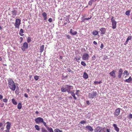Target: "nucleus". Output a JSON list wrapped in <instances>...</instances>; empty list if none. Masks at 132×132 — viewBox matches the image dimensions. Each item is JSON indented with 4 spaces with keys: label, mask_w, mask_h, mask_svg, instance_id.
<instances>
[{
    "label": "nucleus",
    "mask_w": 132,
    "mask_h": 132,
    "mask_svg": "<svg viewBox=\"0 0 132 132\" xmlns=\"http://www.w3.org/2000/svg\"><path fill=\"white\" fill-rule=\"evenodd\" d=\"M24 95L25 97H28V95L26 93L24 94Z\"/></svg>",
    "instance_id": "obj_59"
},
{
    "label": "nucleus",
    "mask_w": 132,
    "mask_h": 132,
    "mask_svg": "<svg viewBox=\"0 0 132 132\" xmlns=\"http://www.w3.org/2000/svg\"><path fill=\"white\" fill-rule=\"evenodd\" d=\"M12 13L13 17L14 18L17 14V12L15 10L12 11Z\"/></svg>",
    "instance_id": "obj_16"
},
{
    "label": "nucleus",
    "mask_w": 132,
    "mask_h": 132,
    "mask_svg": "<svg viewBox=\"0 0 132 132\" xmlns=\"http://www.w3.org/2000/svg\"><path fill=\"white\" fill-rule=\"evenodd\" d=\"M42 132H48L44 128H42Z\"/></svg>",
    "instance_id": "obj_35"
},
{
    "label": "nucleus",
    "mask_w": 132,
    "mask_h": 132,
    "mask_svg": "<svg viewBox=\"0 0 132 132\" xmlns=\"http://www.w3.org/2000/svg\"><path fill=\"white\" fill-rule=\"evenodd\" d=\"M130 11L129 10L127 11L125 13V14L126 15L129 16L130 14Z\"/></svg>",
    "instance_id": "obj_33"
},
{
    "label": "nucleus",
    "mask_w": 132,
    "mask_h": 132,
    "mask_svg": "<svg viewBox=\"0 0 132 132\" xmlns=\"http://www.w3.org/2000/svg\"><path fill=\"white\" fill-rule=\"evenodd\" d=\"M46 128L49 132H53V130L51 127H47Z\"/></svg>",
    "instance_id": "obj_22"
},
{
    "label": "nucleus",
    "mask_w": 132,
    "mask_h": 132,
    "mask_svg": "<svg viewBox=\"0 0 132 132\" xmlns=\"http://www.w3.org/2000/svg\"><path fill=\"white\" fill-rule=\"evenodd\" d=\"M114 17L112 16L111 19V21L112 22V28L113 29H115L116 28L117 22L115 19H114Z\"/></svg>",
    "instance_id": "obj_5"
},
{
    "label": "nucleus",
    "mask_w": 132,
    "mask_h": 132,
    "mask_svg": "<svg viewBox=\"0 0 132 132\" xmlns=\"http://www.w3.org/2000/svg\"><path fill=\"white\" fill-rule=\"evenodd\" d=\"M86 128L90 131H92L93 130V128L90 126H87Z\"/></svg>",
    "instance_id": "obj_15"
},
{
    "label": "nucleus",
    "mask_w": 132,
    "mask_h": 132,
    "mask_svg": "<svg viewBox=\"0 0 132 132\" xmlns=\"http://www.w3.org/2000/svg\"><path fill=\"white\" fill-rule=\"evenodd\" d=\"M106 132H110V129H106Z\"/></svg>",
    "instance_id": "obj_58"
},
{
    "label": "nucleus",
    "mask_w": 132,
    "mask_h": 132,
    "mask_svg": "<svg viewBox=\"0 0 132 132\" xmlns=\"http://www.w3.org/2000/svg\"><path fill=\"white\" fill-rule=\"evenodd\" d=\"M80 93L81 92L79 90H76L75 94L77 95L78 96H79Z\"/></svg>",
    "instance_id": "obj_26"
},
{
    "label": "nucleus",
    "mask_w": 132,
    "mask_h": 132,
    "mask_svg": "<svg viewBox=\"0 0 132 132\" xmlns=\"http://www.w3.org/2000/svg\"><path fill=\"white\" fill-rule=\"evenodd\" d=\"M94 83L95 85H96L97 84H99L98 82L97 81H95Z\"/></svg>",
    "instance_id": "obj_49"
},
{
    "label": "nucleus",
    "mask_w": 132,
    "mask_h": 132,
    "mask_svg": "<svg viewBox=\"0 0 132 132\" xmlns=\"http://www.w3.org/2000/svg\"><path fill=\"white\" fill-rule=\"evenodd\" d=\"M96 57L95 55L93 56L92 57V59L93 60H95L96 59Z\"/></svg>",
    "instance_id": "obj_51"
},
{
    "label": "nucleus",
    "mask_w": 132,
    "mask_h": 132,
    "mask_svg": "<svg viewBox=\"0 0 132 132\" xmlns=\"http://www.w3.org/2000/svg\"><path fill=\"white\" fill-rule=\"evenodd\" d=\"M70 34H72V32H72V29H71L70 30Z\"/></svg>",
    "instance_id": "obj_57"
},
{
    "label": "nucleus",
    "mask_w": 132,
    "mask_h": 132,
    "mask_svg": "<svg viewBox=\"0 0 132 132\" xmlns=\"http://www.w3.org/2000/svg\"><path fill=\"white\" fill-rule=\"evenodd\" d=\"M92 3H93L92 2H91V1H90L88 2V4L89 5L91 6L92 5Z\"/></svg>",
    "instance_id": "obj_46"
},
{
    "label": "nucleus",
    "mask_w": 132,
    "mask_h": 132,
    "mask_svg": "<svg viewBox=\"0 0 132 132\" xmlns=\"http://www.w3.org/2000/svg\"><path fill=\"white\" fill-rule=\"evenodd\" d=\"M91 18H92V16H91L90 18H85V19H86V20H88L90 19Z\"/></svg>",
    "instance_id": "obj_50"
},
{
    "label": "nucleus",
    "mask_w": 132,
    "mask_h": 132,
    "mask_svg": "<svg viewBox=\"0 0 132 132\" xmlns=\"http://www.w3.org/2000/svg\"><path fill=\"white\" fill-rule=\"evenodd\" d=\"M66 36L68 39H70L71 38V37L70 35H67Z\"/></svg>",
    "instance_id": "obj_52"
},
{
    "label": "nucleus",
    "mask_w": 132,
    "mask_h": 132,
    "mask_svg": "<svg viewBox=\"0 0 132 132\" xmlns=\"http://www.w3.org/2000/svg\"><path fill=\"white\" fill-rule=\"evenodd\" d=\"M123 70L122 68H120L118 71V77L119 78H121Z\"/></svg>",
    "instance_id": "obj_9"
},
{
    "label": "nucleus",
    "mask_w": 132,
    "mask_h": 132,
    "mask_svg": "<svg viewBox=\"0 0 132 132\" xmlns=\"http://www.w3.org/2000/svg\"><path fill=\"white\" fill-rule=\"evenodd\" d=\"M60 58L61 59H62L63 58V57L61 56H60Z\"/></svg>",
    "instance_id": "obj_64"
},
{
    "label": "nucleus",
    "mask_w": 132,
    "mask_h": 132,
    "mask_svg": "<svg viewBox=\"0 0 132 132\" xmlns=\"http://www.w3.org/2000/svg\"><path fill=\"white\" fill-rule=\"evenodd\" d=\"M67 70H68V72H71L72 73V72H73L72 71H71V69L70 68H69Z\"/></svg>",
    "instance_id": "obj_45"
},
{
    "label": "nucleus",
    "mask_w": 132,
    "mask_h": 132,
    "mask_svg": "<svg viewBox=\"0 0 132 132\" xmlns=\"http://www.w3.org/2000/svg\"><path fill=\"white\" fill-rule=\"evenodd\" d=\"M35 127L36 130L39 131L40 130V129L39 126L36 125L35 126Z\"/></svg>",
    "instance_id": "obj_30"
},
{
    "label": "nucleus",
    "mask_w": 132,
    "mask_h": 132,
    "mask_svg": "<svg viewBox=\"0 0 132 132\" xmlns=\"http://www.w3.org/2000/svg\"><path fill=\"white\" fill-rule=\"evenodd\" d=\"M31 41V39L30 37H28L27 38V42L28 43H29Z\"/></svg>",
    "instance_id": "obj_39"
},
{
    "label": "nucleus",
    "mask_w": 132,
    "mask_h": 132,
    "mask_svg": "<svg viewBox=\"0 0 132 132\" xmlns=\"http://www.w3.org/2000/svg\"><path fill=\"white\" fill-rule=\"evenodd\" d=\"M81 64L83 66H86V64L84 61H82L81 62Z\"/></svg>",
    "instance_id": "obj_37"
},
{
    "label": "nucleus",
    "mask_w": 132,
    "mask_h": 132,
    "mask_svg": "<svg viewBox=\"0 0 132 132\" xmlns=\"http://www.w3.org/2000/svg\"><path fill=\"white\" fill-rule=\"evenodd\" d=\"M48 21L49 22H52V19L51 18H50L48 20Z\"/></svg>",
    "instance_id": "obj_47"
},
{
    "label": "nucleus",
    "mask_w": 132,
    "mask_h": 132,
    "mask_svg": "<svg viewBox=\"0 0 132 132\" xmlns=\"http://www.w3.org/2000/svg\"><path fill=\"white\" fill-rule=\"evenodd\" d=\"M43 120L44 119L43 118L41 117H38L35 119V121L37 123H42V122H43Z\"/></svg>",
    "instance_id": "obj_6"
},
{
    "label": "nucleus",
    "mask_w": 132,
    "mask_h": 132,
    "mask_svg": "<svg viewBox=\"0 0 132 132\" xmlns=\"http://www.w3.org/2000/svg\"><path fill=\"white\" fill-rule=\"evenodd\" d=\"M120 112V108H118L116 110L114 113V115L116 117L118 116Z\"/></svg>",
    "instance_id": "obj_10"
},
{
    "label": "nucleus",
    "mask_w": 132,
    "mask_h": 132,
    "mask_svg": "<svg viewBox=\"0 0 132 132\" xmlns=\"http://www.w3.org/2000/svg\"><path fill=\"white\" fill-rule=\"evenodd\" d=\"M104 46L103 44V43H102L101 44V47H100V48H103V47H104Z\"/></svg>",
    "instance_id": "obj_53"
},
{
    "label": "nucleus",
    "mask_w": 132,
    "mask_h": 132,
    "mask_svg": "<svg viewBox=\"0 0 132 132\" xmlns=\"http://www.w3.org/2000/svg\"><path fill=\"white\" fill-rule=\"evenodd\" d=\"M3 125V123L2 122L0 123V127H1Z\"/></svg>",
    "instance_id": "obj_60"
},
{
    "label": "nucleus",
    "mask_w": 132,
    "mask_h": 132,
    "mask_svg": "<svg viewBox=\"0 0 132 132\" xmlns=\"http://www.w3.org/2000/svg\"><path fill=\"white\" fill-rule=\"evenodd\" d=\"M100 30L101 31V34H104L106 32V29L104 28H101L100 29Z\"/></svg>",
    "instance_id": "obj_14"
},
{
    "label": "nucleus",
    "mask_w": 132,
    "mask_h": 132,
    "mask_svg": "<svg viewBox=\"0 0 132 132\" xmlns=\"http://www.w3.org/2000/svg\"><path fill=\"white\" fill-rule=\"evenodd\" d=\"M65 86L67 87V91L68 93H72V89H73V87L70 85H67Z\"/></svg>",
    "instance_id": "obj_3"
},
{
    "label": "nucleus",
    "mask_w": 132,
    "mask_h": 132,
    "mask_svg": "<svg viewBox=\"0 0 132 132\" xmlns=\"http://www.w3.org/2000/svg\"><path fill=\"white\" fill-rule=\"evenodd\" d=\"M83 77L84 79H86L88 78V76L86 73L85 72L84 73Z\"/></svg>",
    "instance_id": "obj_21"
},
{
    "label": "nucleus",
    "mask_w": 132,
    "mask_h": 132,
    "mask_svg": "<svg viewBox=\"0 0 132 132\" xmlns=\"http://www.w3.org/2000/svg\"><path fill=\"white\" fill-rule=\"evenodd\" d=\"M131 37L130 36H129L127 38L126 42H127L129 40H131Z\"/></svg>",
    "instance_id": "obj_34"
},
{
    "label": "nucleus",
    "mask_w": 132,
    "mask_h": 132,
    "mask_svg": "<svg viewBox=\"0 0 132 132\" xmlns=\"http://www.w3.org/2000/svg\"><path fill=\"white\" fill-rule=\"evenodd\" d=\"M28 47V44L27 42H25L23 43V46L21 47L22 50L23 51H25L26 49H27Z\"/></svg>",
    "instance_id": "obj_7"
},
{
    "label": "nucleus",
    "mask_w": 132,
    "mask_h": 132,
    "mask_svg": "<svg viewBox=\"0 0 132 132\" xmlns=\"http://www.w3.org/2000/svg\"><path fill=\"white\" fill-rule=\"evenodd\" d=\"M128 118L129 119H132V114H130L128 116Z\"/></svg>",
    "instance_id": "obj_42"
},
{
    "label": "nucleus",
    "mask_w": 132,
    "mask_h": 132,
    "mask_svg": "<svg viewBox=\"0 0 132 132\" xmlns=\"http://www.w3.org/2000/svg\"><path fill=\"white\" fill-rule=\"evenodd\" d=\"M102 130V128L99 126L97 127L94 129L95 132H101Z\"/></svg>",
    "instance_id": "obj_13"
},
{
    "label": "nucleus",
    "mask_w": 132,
    "mask_h": 132,
    "mask_svg": "<svg viewBox=\"0 0 132 132\" xmlns=\"http://www.w3.org/2000/svg\"><path fill=\"white\" fill-rule=\"evenodd\" d=\"M67 24V22H65L64 24H63V26H65V25L66 24Z\"/></svg>",
    "instance_id": "obj_62"
},
{
    "label": "nucleus",
    "mask_w": 132,
    "mask_h": 132,
    "mask_svg": "<svg viewBox=\"0 0 132 132\" xmlns=\"http://www.w3.org/2000/svg\"><path fill=\"white\" fill-rule=\"evenodd\" d=\"M23 30L22 29H21L20 30V31L19 32V35L22 36L24 34H23Z\"/></svg>",
    "instance_id": "obj_24"
},
{
    "label": "nucleus",
    "mask_w": 132,
    "mask_h": 132,
    "mask_svg": "<svg viewBox=\"0 0 132 132\" xmlns=\"http://www.w3.org/2000/svg\"><path fill=\"white\" fill-rule=\"evenodd\" d=\"M20 24V20L18 19H16L15 20V22L14 24L15 28H19Z\"/></svg>",
    "instance_id": "obj_4"
},
{
    "label": "nucleus",
    "mask_w": 132,
    "mask_h": 132,
    "mask_svg": "<svg viewBox=\"0 0 132 132\" xmlns=\"http://www.w3.org/2000/svg\"><path fill=\"white\" fill-rule=\"evenodd\" d=\"M34 78L36 80H37L39 79V77L38 76L36 75L34 76Z\"/></svg>",
    "instance_id": "obj_36"
},
{
    "label": "nucleus",
    "mask_w": 132,
    "mask_h": 132,
    "mask_svg": "<svg viewBox=\"0 0 132 132\" xmlns=\"http://www.w3.org/2000/svg\"><path fill=\"white\" fill-rule=\"evenodd\" d=\"M80 58H81V57H76L75 58L76 59V61H77V62H78V61L80 59Z\"/></svg>",
    "instance_id": "obj_38"
},
{
    "label": "nucleus",
    "mask_w": 132,
    "mask_h": 132,
    "mask_svg": "<svg viewBox=\"0 0 132 132\" xmlns=\"http://www.w3.org/2000/svg\"><path fill=\"white\" fill-rule=\"evenodd\" d=\"M42 123H43L44 125V126L46 127V128L47 127H48L46 125V122L44 121V120L43 121V122H42Z\"/></svg>",
    "instance_id": "obj_41"
},
{
    "label": "nucleus",
    "mask_w": 132,
    "mask_h": 132,
    "mask_svg": "<svg viewBox=\"0 0 132 132\" xmlns=\"http://www.w3.org/2000/svg\"><path fill=\"white\" fill-rule=\"evenodd\" d=\"M12 103L13 104H14L15 105H16L17 104V102L14 98L12 99Z\"/></svg>",
    "instance_id": "obj_28"
},
{
    "label": "nucleus",
    "mask_w": 132,
    "mask_h": 132,
    "mask_svg": "<svg viewBox=\"0 0 132 132\" xmlns=\"http://www.w3.org/2000/svg\"><path fill=\"white\" fill-rule=\"evenodd\" d=\"M77 32L76 31H74L73 32L72 35H76L77 34Z\"/></svg>",
    "instance_id": "obj_44"
},
{
    "label": "nucleus",
    "mask_w": 132,
    "mask_h": 132,
    "mask_svg": "<svg viewBox=\"0 0 132 132\" xmlns=\"http://www.w3.org/2000/svg\"><path fill=\"white\" fill-rule=\"evenodd\" d=\"M84 17H82V18H84ZM82 20L81 21L82 22H84L86 20V19H85V18H83V19L82 18Z\"/></svg>",
    "instance_id": "obj_54"
},
{
    "label": "nucleus",
    "mask_w": 132,
    "mask_h": 132,
    "mask_svg": "<svg viewBox=\"0 0 132 132\" xmlns=\"http://www.w3.org/2000/svg\"><path fill=\"white\" fill-rule=\"evenodd\" d=\"M55 132H63L62 130H61L58 129H56L54 130Z\"/></svg>",
    "instance_id": "obj_31"
},
{
    "label": "nucleus",
    "mask_w": 132,
    "mask_h": 132,
    "mask_svg": "<svg viewBox=\"0 0 132 132\" xmlns=\"http://www.w3.org/2000/svg\"><path fill=\"white\" fill-rule=\"evenodd\" d=\"M123 74H124V75H125L126 74L127 76L128 75H129L128 72L127 71V70H125L124 71V72L123 73Z\"/></svg>",
    "instance_id": "obj_32"
},
{
    "label": "nucleus",
    "mask_w": 132,
    "mask_h": 132,
    "mask_svg": "<svg viewBox=\"0 0 132 132\" xmlns=\"http://www.w3.org/2000/svg\"><path fill=\"white\" fill-rule=\"evenodd\" d=\"M93 43L94 44H95V45H96L97 44V43L95 41H94V42H93Z\"/></svg>",
    "instance_id": "obj_61"
},
{
    "label": "nucleus",
    "mask_w": 132,
    "mask_h": 132,
    "mask_svg": "<svg viewBox=\"0 0 132 132\" xmlns=\"http://www.w3.org/2000/svg\"><path fill=\"white\" fill-rule=\"evenodd\" d=\"M20 38L21 39L20 43H21L22 41V40H23V38L22 37H20Z\"/></svg>",
    "instance_id": "obj_55"
},
{
    "label": "nucleus",
    "mask_w": 132,
    "mask_h": 132,
    "mask_svg": "<svg viewBox=\"0 0 132 132\" xmlns=\"http://www.w3.org/2000/svg\"><path fill=\"white\" fill-rule=\"evenodd\" d=\"M44 45H43L41 46L39 49V52L40 53L42 52L44 50Z\"/></svg>",
    "instance_id": "obj_18"
},
{
    "label": "nucleus",
    "mask_w": 132,
    "mask_h": 132,
    "mask_svg": "<svg viewBox=\"0 0 132 132\" xmlns=\"http://www.w3.org/2000/svg\"><path fill=\"white\" fill-rule=\"evenodd\" d=\"M113 126L115 130L117 131V132H118L119 131V128H118L117 126V125L115 124H113Z\"/></svg>",
    "instance_id": "obj_19"
},
{
    "label": "nucleus",
    "mask_w": 132,
    "mask_h": 132,
    "mask_svg": "<svg viewBox=\"0 0 132 132\" xmlns=\"http://www.w3.org/2000/svg\"><path fill=\"white\" fill-rule=\"evenodd\" d=\"M61 90L62 92H65L67 91V87L65 86V88H61Z\"/></svg>",
    "instance_id": "obj_23"
},
{
    "label": "nucleus",
    "mask_w": 132,
    "mask_h": 132,
    "mask_svg": "<svg viewBox=\"0 0 132 132\" xmlns=\"http://www.w3.org/2000/svg\"><path fill=\"white\" fill-rule=\"evenodd\" d=\"M8 81V85L12 91H14L16 88V86L12 79L11 78H9Z\"/></svg>",
    "instance_id": "obj_1"
},
{
    "label": "nucleus",
    "mask_w": 132,
    "mask_h": 132,
    "mask_svg": "<svg viewBox=\"0 0 132 132\" xmlns=\"http://www.w3.org/2000/svg\"><path fill=\"white\" fill-rule=\"evenodd\" d=\"M86 121L85 120H82L80 122V123L82 124H84L85 123H86Z\"/></svg>",
    "instance_id": "obj_40"
},
{
    "label": "nucleus",
    "mask_w": 132,
    "mask_h": 132,
    "mask_svg": "<svg viewBox=\"0 0 132 132\" xmlns=\"http://www.w3.org/2000/svg\"><path fill=\"white\" fill-rule=\"evenodd\" d=\"M89 54L87 53L84 54L82 57V59L84 60H88L89 59Z\"/></svg>",
    "instance_id": "obj_8"
},
{
    "label": "nucleus",
    "mask_w": 132,
    "mask_h": 132,
    "mask_svg": "<svg viewBox=\"0 0 132 132\" xmlns=\"http://www.w3.org/2000/svg\"><path fill=\"white\" fill-rule=\"evenodd\" d=\"M132 80V78L131 76H130L129 78L127 79H126L124 80L125 82L128 83L130 82Z\"/></svg>",
    "instance_id": "obj_17"
},
{
    "label": "nucleus",
    "mask_w": 132,
    "mask_h": 132,
    "mask_svg": "<svg viewBox=\"0 0 132 132\" xmlns=\"http://www.w3.org/2000/svg\"><path fill=\"white\" fill-rule=\"evenodd\" d=\"M70 93L71 94L72 96L74 98V99L75 100H76L77 98L76 97L75 94L73 92H72V93Z\"/></svg>",
    "instance_id": "obj_29"
},
{
    "label": "nucleus",
    "mask_w": 132,
    "mask_h": 132,
    "mask_svg": "<svg viewBox=\"0 0 132 132\" xmlns=\"http://www.w3.org/2000/svg\"><path fill=\"white\" fill-rule=\"evenodd\" d=\"M116 71L113 70L111 72L109 73L110 74L111 76L113 78H115L116 77Z\"/></svg>",
    "instance_id": "obj_12"
},
{
    "label": "nucleus",
    "mask_w": 132,
    "mask_h": 132,
    "mask_svg": "<svg viewBox=\"0 0 132 132\" xmlns=\"http://www.w3.org/2000/svg\"><path fill=\"white\" fill-rule=\"evenodd\" d=\"M92 34L94 35H97L98 34V32L96 30H94L92 32Z\"/></svg>",
    "instance_id": "obj_25"
},
{
    "label": "nucleus",
    "mask_w": 132,
    "mask_h": 132,
    "mask_svg": "<svg viewBox=\"0 0 132 132\" xmlns=\"http://www.w3.org/2000/svg\"><path fill=\"white\" fill-rule=\"evenodd\" d=\"M22 107V104L21 103H19L17 105V108L19 109H21Z\"/></svg>",
    "instance_id": "obj_27"
},
{
    "label": "nucleus",
    "mask_w": 132,
    "mask_h": 132,
    "mask_svg": "<svg viewBox=\"0 0 132 132\" xmlns=\"http://www.w3.org/2000/svg\"><path fill=\"white\" fill-rule=\"evenodd\" d=\"M3 101L4 102H6L7 101V99H6V98H5L3 99Z\"/></svg>",
    "instance_id": "obj_43"
},
{
    "label": "nucleus",
    "mask_w": 132,
    "mask_h": 132,
    "mask_svg": "<svg viewBox=\"0 0 132 132\" xmlns=\"http://www.w3.org/2000/svg\"><path fill=\"white\" fill-rule=\"evenodd\" d=\"M6 123L8 124L6 126V128L7 129L5 130V131L7 132H10L9 130L10 128L11 124L9 122H7Z\"/></svg>",
    "instance_id": "obj_11"
},
{
    "label": "nucleus",
    "mask_w": 132,
    "mask_h": 132,
    "mask_svg": "<svg viewBox=\"0 0 132 132\" xmlns=\"http://www.w3.org/2000/svg\"><path fill=\"white\" fill-rule=\"evenodd\" d=\"M86 103L87 105H89L90 104L89 101H87Z\"/></svg>",
    "instance_id": "obj_56"
},
{
    "label": "nucleus",
    "mask_w": 132,
    "mask_h": 132,
    "mask_svg": "<svg viewBox=\"0 0 132 132\" xmlns=\"http://www.w3.org/2000/svg\"><path fill=\"white\" fill-rule=\"evenodd\" d=\"M97 93L96 91H93L91 93H89L88 95V97L89 98H95L96 97Z\"/></svg>",
    "instance_id": "obj_2"
},
{
    "label": "nucleus",
    "mask_w": 132,
    "mask_h": 132,
    "mask_svg": "<svg viewBox=\"0 0 132 132\" xmlns=\"http://www.w3.org/2000/svg\"><path fill=\"white\" fill-rule=\"evenodd\" d=\"M42 15L44 17V20H46L47 19V14L45 12H43L42 14Z\"/></svg>",
    "instance_id": "obj_20"
},
{
    "label": "nucleus",
    "mask_w": 132,
    "mask_h": 132,
    "mask_svg": "<svg viewBox=\"0 0 132 132\" xmlns=\"http://www.w3.org/2000/svg\"><path fill=\"white\" fill-rule=\"evenodd\" d=\"M3 97V96L2 95H0V99H2Z\"/></svg>",
    "instance_id": "obj_63"
},
{
    "label": "nucleus",
    "mask_w": 132,
    "mask_h": 132,
    "mask_svg": "<svg viewBox=\"0 0 132 132\" xmlns=\"http://www.w3.org/2000/svg\"><path fill=\"white\" fill-rule=\"evenodd\" d=\"M4 106V103H3L2 104H0V107L2 108Z\"/></svg>",
    "instance_id": "obj_48"
}]
</instances>
